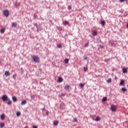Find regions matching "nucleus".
Instances as JSON below:
<instances>
[{"label": "nucleus", "mask_w": 128, "mask_h": 128, "mask_svg": "<svg viewBox=\"0 0 128 128\" xmlns=\"http://www.w3.org/2000/svg\"><path fill=\"white\" fill-rule=\"evenodd\" d=\"M8 96L6 95H3L2 96V100L3 102H6V100H8Z\"/></svg>", "instance_id": "7ed1b4c3"}, {"label": "nucleus", "mask_w": 128, "mask_h": 128, "mask_svg": "<svg viewBox=\"0 0 128 128\" xmlns=\"http://www.w3.org/2000/svg\"><path fill=\"white\" fill-rule=\"evenodd\" d=\"M32 60L34 62H40V58L36 56H34L32 57Z\"/></svg>", "instance_id": "f257e3e1"}, {"label": "nucleus", "mask_w": 128, "mask_h": 128, "mask_svg": "<svg viewBox=\"0 0 128 128\" xmlns=\"http://www.w3.org/2000/svg\"><path fill=\"white\" fill-rule=\"evenodd\" d=\"M46 110V108H44L42 109V110Z\"/></svg>", "instance_id": "e433bc0d"}, {"label": "nucleus", "mask_w": 128, "mask_h": 128, "mask_svg": "<svg viewBox=\"0 0 128 128\" xmlns=\"http://www.w3.org/2000/svg\"><path fill=\"white\" fill-rule=\"evenodd\" d=\"M53 124L54 126H58V120L54 121V123H53Z\"/></svg>", "instance_id": "f8f14e48"}, {"label": "nucleus", "mask_w": 128, "mask_h": 128, "mask_svg": "<svg viewBox=\"0 0 128 128\" xmlns=\"http://www.w3.org/2000/svg\"><path fill=\"white\" fill-rule=\"evenodd\" d=\"M124 80H121L120 82V86H124Z\"/></svg>", "instance_id": "4468645a"}, {"label": "nucleus", "mask_w": 128, "mask_h": 128, "mask_svg": "<svg viewBox=\"0 0 128 128\" xmlns=\"http://www.w3.org/2000/svg\"><path fill=\"white\" fill-rule=\"evenodd\" d=\"M88 43H86V44H85V45H84V47H85V48H88Z\"/></svg>", "instance_id": "2f4dec72"}, {"label": "nucleus", "mask_w": 128, "mask_h": 128, "mask_svg": "<svg viewBox=\"0 0 128 128\" xmlns=\"http://www.w3.org/2000/svg\"><path fill=\"white\" fill-rule=\"evenodd\" d=\"M92 34L94 36H96V34H98V32H96V30H93L92 32Z\"/></svg>", "instance_id": "0eeeda50"}, {"label": "nucleus", "mask_w": 128, "mask_h": 128, "mask_svg": "<svg viewBox=\"0 0 128 128\" xmlns=\"http://www.w3.org/2000/svg\"><path fill=\"white\" fill-rule=\"evenodd\" d=\"M122 72L123 74H128V68H123Z\"/></svg>", "instance_id": "39448f33"}, {"label": "nucleus", "mask_w": 128, "mask_h": 128, "mask_svg": "<svg viewBox=\"0 0 128 128\" xmlns=\"http://www.w3.org/2000/svg\"><path fill=\"white\" fill-rule=\"evenodd\" d=\"M80 86L81 88H83L84 86V84L81 83L80 84Z\"/></svg>", "instance_id": "5701e85b"}, {"label": "nucleus", "mask_w": 128, "mask_h": 128, "mask_svg": "<svg viewBox=\"0 0 128 128\" xmlns=\"http://www.w3.org/2000/svg\"><path fill=\"white\" fill-rule=\"evenodd\" d=\"M26 104V100H24L22 102L21 104Z\"/></svg>", "instance_id": "dca6fc26"}, {"label": "nucleus", "mask_w": 128, "mask_h": 128, "mask_svg": "<svg viewBox=\"0 0 128 128\" xmlns=\"http://www.w3.org/2000/svg\"><path fill=\"white\" fill-rule=\"evenodd\" d=\"M64 80V79L62 78V77H59L58 78V82H62Z\"/></svg>", "instance_id": "1a4fd4ad"}, {"label": "nucleus", "mask_w": 128, "mask_h": 128, "mask_svg": "<svg viewBox=\"0 0 128 128\" xmlns=\"http://www.w3.org/2000/svg\"><path fill=\"white\" fill-rule=\"evenodd\" d=\"M3 14L4 16H6V18H8V16H10V12H8V10H4Z\"/></svg>", "instance_id": "f03ea898"}, {"label": "nucleus", "mask_w": 128, "mask_h": 128, "mask_svg": "<svg viewBox=\"0 0 128 128\" xmlns=\"http://www.w3.org/2000/svg\"><path fill=\"white\" fill-rule=\"evenodd\" d=\"M101 24H102V26H106V21H104V20H102V21H101Z\"/></svg>", "instance_id": "ddd939ff"}, {"label": "nucleus", "mask_w": 128, "mask_h": 128, "mask_svg": "<svg viewBox=\"0 0 128 128\" xmlns=\"http://www.w3.org/2000/svg\"><path fill=\"white\" fill-rule=\"evenodd\" d=\"M107 82L108 84H110V82H112V78H110L109 79H108L107 80Z\"/></svg>", "instance_id": "6ab92c4d"}, {"label": "nucleus", "mask_w": 128, "mask_h": 128, "mask_svg": "<svg viewBox=\"0 0 128 128\" xmlns=\"http://www.w3.org/2000/svg\"><path fill=\"white\" fill-rule=\"evenodd\" d=\"M18 26V24L16 22H13L12 24V28H16Z\"/></svg>", "instance_id": "9d476101"}, {"label": "nucleus", "mask_w": 128, "mask_h": 128, "mask_svg": "<svg viewBox=\"0 0 128 128\" xmlns=\"http://www.w3.org/2000/svg\"><path fill=\"white\" fill-rule=\"evenodd\" d=\"M4 74L6 76H10V71L5 72Z\"/></svg>", "instance_id": "423d86ee"}, {"label": "nucleus", "mask_w": 128, "mask_h": 128, "mask_svg": "<svg viewBox=\"0 0 128 128\" xmlns=\"http://www.w3.org/2000/svg\"><path fill=\"white\" fill-rule=\"evenodd\" d=\"M69 60H70L68 59V58L65 59V60H64L65 64H68V61Z\"/></svg>", "instance_id": "b1692460"}, {"label": "nucleus", "mask_w": 128, "mask_h": 128, "mask_svg": "<svg viewBox=\"0 0 128 128\" xmlns=\"http://www.w3.org/2000/svg\"><path fill=\"white\" fill-rule=\"evenodd\" d=\"M111 110H112V112H116V106L114 105H111Z\"/></svg>", "instance_id": "20e7f679"}, {"label": "nucleus", "mask_w": 128, "mask_h": 128, "mask_svg": "<svg viewBox=\"0 0 128 128\" xmlns=\"http://www.w3.org/2000/svg\"><path fill=\"white\" fill-rule=\"evenodd\" d=\"M107 100L108 99H107L106 97H104L102 99V102H106Z\"/></svg>", "instance_id": "393cba45"}, {"label": "nucleus", "mask_w": 128, "mask_h": 128, "mask_svg": "<svg viewBox=\"0 0 128 128\" xmlns=\"http://www.w3.org/2000/svg\"><path fill=\"white\" fill-rule=\"evenodd\" d=\"M57 47L58 48H62V44H58L57 46Z\"/></svg>", "instance_id": "a211bd4d"}, {"label": "nucleus", "mask_w": 128, "mask_h": 128, "mask_svg": "<svg viewBox=\"0 0 128 128\" xmlns=\"http://www.w3.org/2000/svg\"><path fill=\"white\" fill-rule=\"evenodd\" d=\"M74 122H78V120L76 118H74Z\"/></svg>", "instance_id": "72a5a7b5"}, {"label": "nucleus", "mask_w": 128, "mask_h": 128, "mask_svg": "<svg viewBox=\"0 0 128 128\" xmlns=\"http://www.w3.org/2000/svg\"><path fill=\"white\" fill-rule=\"evenodd\" d=\"M1 120H4V118H6V115L4 114H2L0 116Z\"/></svg>", "instance_id": "9b49d317"}, {"label": "nucleus", "mask_w": 128, "mask_h": 128, "mask_svg": "<svg viewBox=\"0 0 128 128\" xmlns=\"http://www.w3.org/2000/svg\"><path fill=\"white\" fill-rule=\"evenodd\" d=\"M96 122H100V118L99 116L96 117Z\"/></svg>", "instance_id": "aec40b11"}, {"label": "nucleus", "mask_w": 128, "mask_h": 128, "mask_svg": "<svg viewBox=\"0 0 128 128\" xmlns=\"http://www.w3.org/2000/svg\"><path fill=\"white\" fill-rule=\"evenodd\" d=\"M84 72H88V68L84 67Z\"/></svg>", "instance_id": "c85d7f7f"}, {"label": "nucleus", "mask_w": 128, "mask_h": 128, "mask_svg": "<svg viewBox=\"0 0 128 128\" xmlns=\"http://www.w3.org/2000/svg\"><path fill=\"white\" fill-rule=\"evenodd\" d=\"M24 128H28V126H26L24 127Z\"/></svg>", "instance_id": "4c0bfd02"}, {"label": "nucleus", "mask_w": 128, "mask_h": 128, "mask_svg": "<svg viewBox=\"0 0 128 128\" xmlns=\"http://www.w3.org/2000/svg\"><path fill=\"white\" fill-rule=\"evenodd\" d=\"M101 48H104V46H102Z\"/></svg>", "instance_id": "ea45409f"}, {"label": "nucleus", "mask_w": 128, "mask_h": 128, "mask_svg": "<svg viewBox=\"0 0 128 128\" xmlns=\"http://www.w3.org/2000/svg\"><path fill=\"white\" fill-rule=\"evenodd\" d=\"M68 8L69 10H72V6H68Z\"/></svg>", "instance_id": "7c9ffc66"}, {"label": "nucleus", "mask_w": 128, "mask_h": 128, "mask_svg": "<svg viewBox=\"0 0 128 128\" xmlns=\"http://www.w3.org/2000/svg\"><path fill=\"white\" fill-rule=\"evenodd\" d=\"M126 28H128V24L126 25Z\"/></svg>", "instance_id": "58836bf2"}, {"label": "nucleus", "mask_w": 128, "mask_h": 128, "mask_svg": "<svg viewBox=\"0 0 128 128\" xmlns=\"http://www.w3.org/2000/svg\"><path fill=\"white\" fill-rule=\"evenodd\" d=\"M33 128H38V126H33Z\"/></svg>", "instance_id": "f704fd0d"}, {"label": "nucleus", "mask_w": 128, "mask_h": 128, "mask_svg": "<svg viewBox=\"0 0 128 128\" xmlns=\"http://www.w3.org/2000/svg\"><path fill=\"white\" fill-rule=\"evenodd\" d=\"M122 92H126L128 90L126 88H122Z\"/></svg>", "instance_id": "4be33fe9"}, {"label": "nucleus", "mask_w": 128, "mask_h": 128, "mask_svg": "<svg viewBox=\"0 0 128 128\" xmlns=\"http://www.w3.org/2000/svg\"><path fill=\"white\" fill-rule=\"evenodd\" d=\"M12 100L14 102H18V98L16 96H13Z\"/></svg>", "instance_id": "6e6552de"}, {"label": "nucleus", "mask_w": 128, "mask_h": 128, "mask_svg": "<svg viewBox=\"0 0 128 128\" xmlns=\"http://www.w3.org/2000/svg\"><path fill=\"white\" fill-rule=\"evenodd\" d=\"M20 116V112H17L16 116Z\"/></svg>", "instance_id": "bb28decb"}, {"label": "nucleus", "mask_w": 128, "mask_h": 128, "mask_svg": "<svg viewBox=\"0 0 128 128\" xmlns=\"http://www.w3.org/2000/svg\"><path fill=\"white\" fill-rule=\"evenodd\" d=\"M126 0H120V1L121 2H126Z\"/></svg>", "instance_id": "473e14b6"}, {"label": "nucleus", "mask_w": 128, "mask_h": 128, "mask_svg": "<svg viewBox=\"0 0 128 128\" xmlns=\"http://www.w3.org/2000/svg\"><path fill=\"white\" fill-rule=\"evenodd\" d=\"M84 60H88V58H84Z\"/></svg>", "instance_id": "c9c22d12"}, {"label": "nucleus", "mask_w": 128, "mask_h": 128, "mask_svg": "<svg viewBox=\"0 0 128 128\" xmlns=\"http://www.w3.org/2000/svg\"><path fill=\"white\" fill-rule=\"evenodd\" d=\"M6 30V29L4 28L1 30V32L2 34H4V32Z\"/></svg>", "instance_id": "cd10ccee"}, {"label": "nucleus", "mask_w": 128, "mask_h": 128, "mask_svg": "<svg viewBox=\"0 0 128 128\" xmlns=\"http://www.w3.org/2000/svg\"><path fill=\"white\" fill-rule=\"evenodd\" d=\"M0 126L1 128H4V123H0Z\"/></svg>", "instance_id": "a878e982"}, {"label": "nucleus", "mask_w": 128, "mask_h": 128, "mask_svg": "<svg viewBox=\"0 0 128 128\" xmlns=\"http://www.w3.org/2000/svg\"><path fill=\"white\" fill-rule=\"evenodd\" d=\"M65 90H68L70 88V86L69 85H66L64 86Z\"/></svg>", "instance_id": "412c9836"}, {"label": "nucleus", "mask_w": 128, "mask_h": 128, "mask_svg": "<svg viewBox=\"0 0 128 128\" xmlns=\"http://www.w3.org/2000/svg\"><path fill=\"white\" fill-rule=\"evenodd\" d=\"M12 101L10 100V99H8V102L7 103L8 106H10V104H12Z\"/></svg>", "instance_id": "f3484780"}, {"label": "nucleus", "mask_w": 128, "mask_h": 128, "mask_svg": "<svg viewBox=\"0 0 128 128\" xmlns=\"http://www.w3.org/2000/svg\"><path fill=\"white\" fill-rule=\"evenodd\" d=\"M16 74L13 75V78H14V80H16Z\"/></svg>", "instance_id": "c756f323"}, {"label": "nucleus", "mask_w": 128, "mask_h": 128, "mask_svg": "<svg viewBox=\"0 0 128 128\" xmlns=\"http://www.w3.org/2000/svg\"><path fill=\"white\" fill-rule=\"evenodd\" d=\"M64 26H66L67 24H68V21H64L63 22Z\"/></svg>", "instance_id": "2eb2a0df"}]
</instances>
